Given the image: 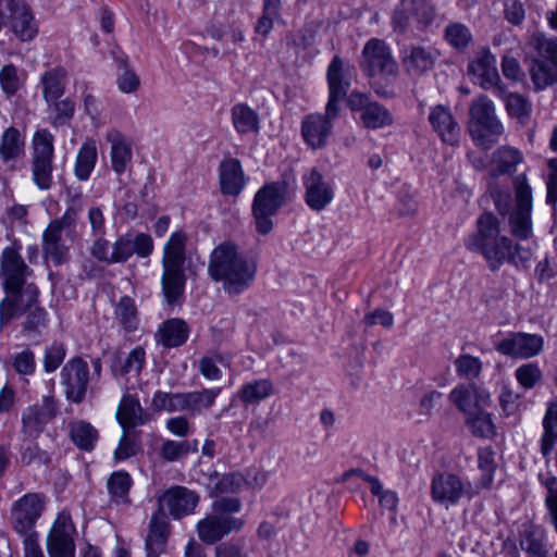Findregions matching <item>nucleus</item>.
I'll list each match as a JSON object with an SVG mask.
<instances>
[{
    "instance_id": "nucleus-51",
    "label": "nucleus",
    "mask_w": 557,
    "mask_h": 557,
    "mask_svg": "<svg viewBox=\"0 0 557 557\" xmlns=\"http://www.w3.org/2000/svg\"><path fill=\"white\" fill-rule=\"evenodd\" d=\"M114 60L117 65V86L124 94L136 91L140 86V79L137 74L128 66V60L124 55H116Z\"/></svg>"
},
{
    "instance_id": "nucleus-40",
    "label": "nucleus",
    "mask_w": 557,
    "mask_h": 557,
    "mask_svg": "<svg viewBox=\"0 0 557 557\" xmlns=\"http://www.w3.org/2000/svg\"><path fill=\"white\" fill-rule=\"evenodd\" d=\"M97 162V148L92 143H85L79 148L74 166V174L81 182L87 181Z\"/></svg>"
},
{
    "instance_id": "nucleus-23",
    "label": "nucleus",
    "mask_w": 557,
    "mask_h": 557,
    "mask_svg": "<svg viewBox=\"0 0 557 557\" xmlns=\"http://www.w3.org/2000/svg\"><path fill=\"white\" fill-rule=\"evenodd\" d=\"M449 398L466 417L491 404L490 393L475 384L456 386L450 392Z\"/></svg>"
},
{
    "instance_id": "nucleus-45",
    "label": "nucleus",
    "mask_w": 557,
    "mask_h": 557,
    "mask_svg": "<svg viewBox=\"0 0 557 557\" xmlns=\"http://www.w3.org/2000/svg\"><path fill=\"white\" fill-rule=\"evenodd\" d=\"M466 424L471 434L476 437L491 438L496 434V428L492 417L484 408L466 417Z\"/></svg>"
},
{
    "instance_id": "nucleus-49",
    "label": "nucleus",
    "mask_w": 557,
    "mask_h": 557,
    "mask_svg": "<svg viewBox=\"0 0 557 557\" xmlns=\"http://www.w3.org/2000/svg\"><path fill=\"white\" fill-rule=\"evenodd\" d=\"M444 38L453 48L459 51L466 50L473 40L470 28L459 22L446 25L444 29Z\"/></svg>"
},
{
    "instance_id": "nucleus-2",
    "label": "nucleus",
    "mask_w": 557,
    "mask_h": 557,
    "mask_svg": "<svg viewBox=\"0 0 557 557\" xmlns=\"http://www.w3.org/2000/svg\"><path fill=\"white\" fill-rule=\"evenodd\" d=\"M208 273L214 282L222 284L226 294L237 296L253 283L257 263L239 252L234 243L224 242L212 250Z\"/></svg>"
},
{
    "instance_id": "nucleus-5",
    "label": "nucleus",
    "mask_w": 557,
    "mask_h": 557,
    "mask_svg": "<svg viewBox=\"0 0 557 557\" xmlns=\"http://www.w3.org/2000/svg\"><path fill=\"white\" fill-rule=\"evenodd\" d=\"M221 393V388H203L201 391L166 393L157 391L151 400L154 411L186 412L194 417L209 409Z\"/></svg>"
},
{
    "instance_id": "nucleus-46",
    "label": "nucleus",
    "mask_w": 557,
    "mask_h": 557,
    "mask_svg": "<svg viewBox=\"0 0 557 557\" xmlns=\"http://www.w3.org/2000/svg\"><path fill=\"white\" fill-rule=\"evenodd\" d=\"M54 137L46 128L38 129L32 138V158L30 160H53Z\"/></svg>"
},
{
    "instance_id": "nucleus-37",
    "label": "nucleus",
    "mask_w": 557,
    "mask_h": 557,
    "mask_svg": "<svg viewBox=\"0 0 557 557\" xmlns=\"http://www.w3.org/2000/svg\"><path fill=\"white\" fill-rule=\"evenodd\" d=\"M66 72L62 67L46 71L41 76L42 94L48 103L58 100L64 92Z\"/></svg>"
},
{
    "instance_id": "nucleus-34",
    "label": "nucleus",
    "mask_w": 557,
    "mask_h": 557,
    "mask_svg": "<svg viewBox=\"0 0 557 557\" xmlns=\"http://www.w3.org/2000/svg\"><path fill=\"white\" fill-rule=\"evenodd\" d=\"M494 92L504 100L506 110L511 117L518 119L521 123L530 117L532 104L523 95L509 92L504 83Z\"/></svg>"
},
{
    "instance_id": "nucleus-50",
    "label": "nucleus",
    "mask_w": 557,
    "mask_h": 557,
    "mask_svg": "<svg viewBox=\"0 0 557 557\" xmlns=\"http://www.w3.org/2000/svg\"><path fill=\"white\" fill-rule=\"evenodd\" d=\"M71 438L77 447L89 451L98 440V431L86 421H77L71 424Z\"/></svg>"
},
{
    "instance_id": "nucleus-55",
    "label": "nucleus",
    "mask_w": 557,
    "mask_h": 557,
    "mask_svg": "<svg viewBox=\"0 0 557 557\" xmlns=\"http://www.w3.org/2000/svg\"><path fill=\"white\" fill-rule=\"evenodd\" d=\"M213 492L215 494L237 493L246 485V479L242 473L230 472L221 476L215 475ZM213 481V479H211Z\"/></svg>"
},
{
    "instance_id": "nucleus-6",
    "label": "nucleus",
    "mask_w": 557,
    "mask_h": 557,
    "mask_svg": "<svg viewBox=\"0 0 557 557\" xmlns=\"http://www.w3.org/2000/svg\"><path fill=\"white\" fill-rule=\"evenodd\" d=\"M470 121L475 124L470 129L472 139L485 149L494 145L504 133V126L495 114L492 100L481 95L471 101L469 109Z\"/></svg>"
},
{
    "instance_id": "nucleus-30",
    "label": "nucleus",
    "mask_w": 557,
    "mask_h": 557,
    "mask_svg": "<svg viewBox=\"0 0 557 557\" xmlns=\"http://www.w3.org/2000/svg\"><path fill=\"white\" fill-rule=\"evenodd\" d=\"M287 184L274 182L260 188L253 198L252 209L276 214L285 203Z\"/></svg>"
},
{
    "instance_id": "nucleus-26",
    "label": "nucleus",
    "mask_w": 557,
    "mask_h": 557,
    "mask_svg": "<svg viewBox=\"0 0 557 557\" xmlns=\"http://www.w3.org/2000/svg\"><path fill=\"white\" fill-rule=\"evenodd\" d=\"M169 535V517L162 508H158L149 522V530L145 540L146 556L159 557L165 549Z\"/></svg>"
},
{
    "instance_id": "nucleus-57",
    "label": "nucleus",
    "mask_w": 557,
    "mask_h": 557,
    "mask_svg": "<svg viewBox=\"0 0 557 557\" xmlns=\"http://www.w3.org/2000/svg\"><path fill=\"white\" fill-rule=\"evenodd\" d=\"M479 468L482 471L480 480L481 487L487 488L493 482V475L496 468L495 453L491 447L480 448L478 451Z\"/></svg>"
},
{
    "instance_id": "nucleus-17",
    "label": "nucleus",
    "mask_w": 557,
    "mask_h": 557,
    "mask_svg": "<svg viewBox=\"0 0 557 557\" xmlns=\"http://www.w3.org/2000/svg\"><path fill=\"white\" fill-rule=\"evenodd\" d=\"M544 341L541 335L523 332L510 333L502 339L496 349L505 356L528 359L539 355L543 349Z\"/></svg>"
},
{
    "instance_id": "nucleus-59",
    "label": "nucleus",
    "mask_w": 557,
    "mask_h": 557,
    "mask_svg": "<svg viewBox=\"0 0 557 557\" xmlns=\"http://www.w3.org/2000/svg\"><path fill=\"white\" fill-rule=\"evenodd\" d=\"M139 449V433L134 430H123L117 448L114 456L119 460L127 459L135 456Z\"/></svg>"
},
{
    "instance_id": "nucleus-3",
    "label": "nucleus",
    "mask_w": 557,
    "mask_h": 557,
    "mask_svg": "<svg viewBox=\"0 0 557 557\" xmlns=\"http://www.w3.org/2000/svg\"><path fill=\"white\" fill-rule=\"evenodd\" d=\"M465 245L470 251L481 253L492 271L506 262L509 250L513 248L512 240L502 234L499 220L491 212L478 218L476 232L467 238Z\"/></svg>"
},
{
    "instance_id": "nucleus-60",
    "label": "nucleus",
    "mask_w": 557,
    "mask_h": 557,
    "mask_svg": "<svg viewBox=\"0 0 557 557\" xmlns=\"http://www.w3.org/2000/svg\"><path fill=\"white\" fill-rule=\"evenodd\" d=\"M456 372L461 377L475 379L482 371V362L478 357L465 354L455 360Z\"/></svg>"
},
{
    "instance_id": "nucleus-12",
    "label": "nucleus",
    "mask_w": 557,
    "mask_h": 557,
    "mask_svg": "<svg viewBox=\"0 0 557 557\" xmlns=\"http://www.w3.org/2000/svg\"><path fill=\"white\" fill-rule=\"evenodd\" d=\"M478 492L471 484L467 485L453 473H440L435 475L431 484V495L434 502L449 508L456 505L463 496L472 498Z\"/></svg>"
},
{
    "instance_id": "nucleus-61",
    "label": "nucleus",
    "mask_w": 557,
    "mask_h": 557,
    "mask_svg": "<svg viewBox=\"0 0 557 557\" xmlns=\"http://www.w3.org/2000/svg\"><path fill=\"white\" fill-rule=\"evenodd\" d=\"M488 193L494 201L497 212L500 215L505 216L510 210H512V198L508 187L491 183L488 185Z\"/></svg>"
},
{
    "instance_id": "nucleus-35",
    "label": "nucleus",
    "mask_w": 557,
    "mask_h": 557,
    "mask_svg": "<svg viewBox=\"0 0 557 557\" xmlns=\"http://www.w3.org/2000/svg\"><path fill=\"white\" fill-rule=\"evenodd\" d=\"M189 327L182 319L165 321L158 331L159 342L165 347L182 346L188 338Z\"/></svg>"
},
{
    "instance_id": "nucleus-19",
    "label": "nucleus",
    "mask_w": 557,
    "mask_h": 557,
    "mask_svg": "<svg viewBox=\"0 0 557 557\" xmlns=\"http://www.w3.org/2000/svg\"><path fill=\"white\" fill-rule=\"evenodd\" d=\"M199 503V495L185 486H172L159 498V508L168 509L173 519L191 515Z\"/></svg>"
},
{
    "instance_id": "nucleus-21",
    "label": "nucleus",
    "mask_w": 557,
    "mask_h": 557,
    "mask_svg": "<svg viewBox=\"0 0 557 557\" xmlns=\"http://www.w3.org/2000/svg\"><path fill=\"white\" fill-rule=\"evenodd\" d=\"M326 77L329 85L327 115L337 116L338 103L346 97L350 86V82L345 74L344 61L338 55H335L329 64Z\"/></svg>"
},
{
    "instance_id": "nucleus-53",
    "label": "nucleus",
    "mask_w": 557,
    "mask_h": 557,
    "mask_svg": "<svg viewBox=\"0 0 557 557\" xmlns=\"http://www.w3.org/2000/svg\"><path fill=\"white\" fill-rule=\"evenodd\" d=\"M132 486V479L127 472L116 471L113 472L107 482V487L112 499L120 503L125 502L129 488Z\"/></svg>"
},
{
    "instance_id": "nucleus-27",
    "label": "nucleus",
    "mask_w": 557,
    "mask_h": 557,
    "mask_svg": "<svg viewBox=\"0 0 557 557\" xmlns=\"http://www.w3.org/2000/svg\"><path fill=\"white\" fill-rule=\"evenodd\" d=\"M428 120L443 143L450 146L458 144L460 126L448 107L443 104L432 107Z\"/></svg>"
},
{
    "instance_id": "nucleus-47",
    "label": "nucleus",
    "mask_w": 557,
    "mask_h": 557,
    "mask_svg": "<svg viewBox=\"0 0 557 557\" xmlns=\"http://www.w3.org/2000/svg\"><path fill=\"white\" fill-rule=\"evenodd\" d=\"M531 79L535 89L542 90L557 83V67L544 60H533L530 67Z\"/></svg>"
},
{
    "instance_id": "nucleus-7",
    "label": "nucleus",
    "mask_w": 557,
    "mask_h": 557,
    "mask_svg": "<svg viewBox=\"0 0 557 557\" xmlns=\"http://www.w3.org/2000/svg\"><path fill=\"white\" fill-rule=\"evenodd\" d=\"M515 206L509 211L508 224L511 235L519 240H527L533 232L532 208L533 196L532 188L528 183L525 174H519L513 177Z\"/></svg>"
},
{
    "instance_id": "nucleus-4",
    "label": "nucleus",
    "mask_w": 557,
    "mask_h": 557,
    "mask_svg": "<svg viewBox=\"0 0 557 557\" xmlns=\"http://www.w3.org/2000/svg\"><path fill=\"white\" fill-rule=\"evenodd\" d=\"M187 235L183 231L174 232L163 247L162 256V293L169 305L180 300L186 284Z\"/></svg>"
},
{
    "instance_id": "nucleus-48",
    "label": "nucleus",
    "mask_w": 557,
    "mask_h": 557,
    "mask_svg": "<svg viewBox=\"0 0 557 557\" xmlns=\"http://www.w3.org/2000/svg\"><path fill=\"white\" fill-rule=\"evenodd\" d=\"M20 462L23 466L30 465H49L51 462V456L48 451L41 449L35 440L22 438V443L18 446Z\"/></svg>"
},
{
    "instance_id": "nucleus-20",
    "label": "nucleus",
    "mask_w": 557,
    "mask_h": 557,
    "mask_svg": "<svg viewBox=\"0 0 557 557\" xmlns=\"http://www.w3.org/2000/svg\"><path fill=\"white\" fill-rule=\"evenodd\" d=\"M153 240L149 234H124L112 245V263L127 261L134 253L139 258H147L152 253Z\"/></svg>"
},
{
    "instance_id": "nucleus-10",
    "label": "nucleus",
    "mask_w": 557,
    "mask_h": 557,
    "mask_svg": "<svg viewBox=\"0 0 557 557\" xmlns=\"http://www.w3.org/2000/svg\"><path fill=\"white\" fill-rule=\"evenodd\" d=\"M347 106L354 112L360 113V122L364 128L380 129L394 124L392 112L369 95L352 91L347 98Z\"/></svg>"
},
{
    "instance_id": "nucleus-14",
    "label": "nucleus",
    "mask_w": 557,
    "mask_h": 557,
    "mask_svg": "<svg viewBox=\"0 0 557 557\" xmlns=\"http://www.w3.org/2000/svg\"><path fill=\"white\" fill-rule=\"evenodd\" d=\"M44 507L45 497L38 493H28L15 500L11 508L13 529L21 534H26L34 528Z\"/></svg>"
},
{
    "instance_id": "nucleus-52",
    "label": "nucleus",
    "mask_w": 557,
    "mask_h": 557,
    "mask_svg": "<svg viewBox=\"0 0 557 557\" xmlns=\"http://www.w3.org/2000/svg\"><path fill=\"white\" fill-rule=\"evenodd\" d=\"M115 315L121 326L126 332L135 331L138 326L137 309L135 301L129 296H123L116 307Z\"/></svg>"
},
{
    "instance_id": "nucleus-16",
    "label": "nucleus",
    "mask_w": 557,
    "mask_h": 557,
    "mask_svg": "<svg viewBox=\"0 0 557 557\" xmlns=\"http://www.w3.org/2000/svg\"><path fill=\"white\" fill-rule=\"evenodd\" d=\"M61 382L65 385L66 398L79 404L86 395L89 382V369L81 358L69 360L61 370Z\"/></svg>"
},
{
    "instance_id": "nucleus-54",
    "label": "nucleus",
    "mask_w": 557,
    "mask_h": 557,
    "mask_svg": "<svg viewBox=\"0 0 557 557\" xmlns=\"http://www.w3.org/2000/svg\"><path fill=\"white\" fill-rule=\"evenodd\" d=\"M53 160H30L32 178L40 190H48L52 186Z\"/></svg>"
},
{
    "instance_id": "nucleus-11",
    "label": "nucleus",
    "mask_w": 557,
    "mask_h": 557,
    "mask_svg": "<svg viewBox=\"0 0 557 557\" xmlns=\"http://www.w3.org/2000/svg\"><path fill=\"white\" fill-rule=\"evenodd\" d=\"M58 413L55 400L44 396L41 403L29 405L21 412V435L24 441L37 440Z\"/></svg>"
},
{
    "instance_id": "nucleus-18",
    "label": "nucleus",
    "mask_w": 557,
    "mask_h": 557,
    "mask_svg": "<svg viewBox=\"0 0 557 557\" xmlns=\"http://www.w3.org/2000/svg\"><path fill=\"white\" fill-rule=\"evenodd\" d=\"M305 187V201L313 211L324 210L334 199L332 185L324 178L321 172L313 168L302 176Z\"/></svg>"
},
{
    "instance_id": "nucleus-13",
    "label": "nucleus",
    "mask_w": 557,
    "mask_h": 557,
    "mask_svg": "<svg viewBox=\"0 0 557 557\" xmlns=\"http://www.w3.org/2000/svg\"><path fill=\"white\" fill-rule=\"evenodd\" d=\"M75 525L69 513L61 512L47 536V550L50 557H75Z\"/></svg>"
},
{
    "instance_id": "nucleus-41",
    "label": "nucleus",
    "mask_w": 557,
    "mask_h": 557,
    "mask_svg": "<svg viewBox=\"0 0 557 557\" xmlns=\"http://www.w3.org/2000/svg\"><path fill=\"white\" fill-rule=\"evenodd\" d=\"M544 434L542 436L541 450L547 457L557 441V398L549 403L543 420Z\"/></svg>"
},
{
    "instance_id": "nucleus-9",
    "label": "nucleus",
    "mask_w": 557,
    "mask_h": 557,
    "mask_svg": "<svg viewBox=\"0 0 557 557\" xmlns=\"http://www.w3.org/2000/svg\"><path fill=\"white\" fill-rule=\"evenodd\" d=\"M435 17V8L428 0H400L392 15L395 32L405 33L411 24L422 30L431 25Z\"/></svg>"
},
{
    "instance_id": "nucleus-31",
    "label": "nucleus",
    "mask_w": 557,
    "mask_h": 557,
    "mask_svg": "<svg viewBox=\"0 0 557 557\" xmlns=\"http://www.w3.org/2000/svg\"><path fill=\"white\" fill-rule=\"evenodd\" d=\"M219 181L223 195L237 196L245 186V177L238 159L228 158L220 163Z\"/></svg>"
},
{
    "instance_id": "nucleus-39",
    "label": "nucleus",
    "mask_w": 557,
    "mask_h": 557,
    "mask_svg": "<svg viewBox=\"0 0 557 557\" xmlns=\"http://www.w3.org/2000/svg\"><path fill=\"white\" fill-rule=\"evenodd\" d=\"M111 141V163L112 169L122 174L132 159L131 146L125 138L117 132L109 135Z\"/></svg>"
},
{
    "instance_id": "nucleus-36",
    "label": "nucleus",
    "mask_w": 557,
    "mask_h": 557,
    "mask_svg": "<svg viewBox=\"0 0 557 557\" xmlns=\"http://www.w3.org/2000/svg\"><path fill=\"white\" fill-rule=\"evenodd\" d=\"M522 161V154L519 150L503 146L493 153L492 162L495 165L491 171V175L511 174L516 171L517 165Z\"/></svg>"
},
{
    "instance_id": "nucleus-58",
    "label": "nucleus",
    "mask_w": 557,
    "mask_h": 557,
    "mask_svg": "<svg viewBox=\"0 0 557 557\" xmlns=\"http://www.w3.org/2000/svg\"><path fill=\"white\" fill-rule=\"evenodd\" d=\"M214 557H249L246 537H235L218 544Z\"/></svg>"
},
{
    "instance_id": "nucleus-43",
    "label": "nucleus",
    "mask_w": 557,
    "mask_h": 557,
    "mask_svg": "<svg viewBox=\"0 0 557 557\" xmlns=\"http://www.w3.org/2000/svg\"><path fill=\"white\" fill-rule=\"evenodd\" d=\"M21 305L22 308H18L20 310L13 315V319L18 315L25 314L26 317L23 322V327L25 331L35 332L38 331L40 327L46 326L47 313L46 310L39 306L38 297L34 301V304H30L29 306L25 299L21 301Z\"/></svg>"
},
{
    "instance_id": "nucleus-44",
    "label": "nucleus",
    "mask_w": 557,
    "mask_h": 557,
    "mask_svg": "<svg viewBox=\"0 0 557 557\" xmlns=\"http://www.w3.org/2000/svg\"><path fill=\"white\" fill-rule=\"evenodd\" d=\"M530 46L537 54V60L557 67V38L547 37L541 33H534L530 38Z\"/></svg>"
},
{
    "instance_id": "nucleus-1",
    "label": "nucleus",
    "mask_w": 557,
    "mask_h": 557,
    "mask_svg": "<svg viewBox=\"0 0 557 557\" xmlns=\"http://www.w3.org/2000/svg\"><path fill=\"white\" fill-rule=\"evenodd\" d=\"M20 249L21 246L14 242L1 252L0 278L7 296L0 301V325L8 324L13 319L24 298L29 306L39 296L37 285L27 282L33 270L25 263Z\"/></svg>"
},
{
    "instance_id": "nucleus-15",
    "label": "nucleus",
    "mask_w": 557,
    "mask_h": 557,
    "mask_svg": "<svg viewBox=\"0 0 557 557\" xmlns=\"http://www.w3.org/2000/svg\"><path fill=\"white\" fill-rule=\"evenodd\" d=\"M244 524L242 518L213 513L197 523V532L205 544L212 545L230 533L240 531Z\"/></svg>"
},
{
    "instance_id": "nucleus-28",
    "label": "nucleus",
    "mask_w": 557,
    "mask_h": 557,
    "mask_svg": "<svg viewBox=\"0 0 557 557\" xmlns=\"http://www.w3.org/2000/svg\"><path fill=\"white\" fill-rule=\"evenodd\" d=\"M438 58L432 47L409 46L404 50L403 66L412 76H421L431 71Z\"/></svg>"
},
{
    "instance_id": "nucleus-62",
    "label": "nucleus",
    "mask_w": 557,
    "mask_h": 557,
    "mask_svg": "<svg viewBox=\"0 0 557 557\" xmlns=\"http://www.w3.org/2000/svg\"><path fill=\"white\" fill-rule=\"evenodd\" d=\"M520 546L525 552L527 557H547L548 555L544 539L535 536V533L532 531L524 532Z\"/></svg>"
},
{
    "instance_id": "nucleus-38",
    "label": "nucleus",
    "mask_w": 557,
    "mask_h": 557,
    "mask_svg": "<svg viewBox=\"0 0 557 557\" xmlns=\"http://www.w3.org/2000/svg\"><path fill=\"white\" fill-rule=\"evenodd\" d=\"M273 393V383L268 379L246 383L238 391L237 396L246 405L259 404Z\"/></svg>"
},
{
    "instance_id": "nucleus-8",
    "label": "nucleus",
    "mask_w": 557,
    "mask_h": 557,
    "mask_svg": "<svg viewBox=\"0 0 557 557\" xmlns=\"http://www.w3.org/2000/svg\"><path fill=\"white\" fill-rule=\"evenodd\" d=\"M360 67L370 77L395 78L398 64L387 44L379 38L368 40L362 49Z\"/></svg>"
},
{
    "instance_id": "nucleus-33",
    "label": "nucleus",
    "mask_w": 557,
    "mask_h": 557,
    "mask_svg": "<svg viewBox=\"0 0 557 557\" xmlns=\"http://www.w3.org/2000/svg\"><path fill=\"white\" fill-rule=\"evenodd\" d=\"M41 246L45 258L52 261L54 265L63 264L70 258V249L61 233L46 227L42 233Z\"/></svg>"
},
{
    "instance_id": "nucleus-22",
    "label": "nucleus",
    "mask_w": 557,
    "mask_h": 557,
    "mask_svg": "<svg viewBox=\"0 0 557 557\" xmlns=\"http://www.w3.org/2000/svg\"><path fill=\"white\" fill-rule=\"evenodd\" d=\"M469 74L473 75L482 88L494 89L503 84L496 67V58L486 47L481 48L468 65Z\"/></svg>"
},
{
    "instance_id": "nucleus-25",
    "label": "nucleus",
    "mask_w": 557,
    "mask_h": 557,
    "mask_svg": "<svg viewBox=\"0 0 557 557\" xmlns=\"http://www.w3.org/2000/svg\"><path fill=\"white\" fill-rule=\"evenodd\" d=\"M7 9L10 13V26L15 36L22 41L35 38L38 28L26 3L21 0H7Z\"/></svg>"
},
{
    "instance_id": "nucleus-24",
    "label": "nucleus",
    "mask_w": 557,
    "mask_h": 557,
    "mask_svg": "<svg viewBox=\"0 0 557 557\" xmlns=\"http://www.w3.org/2000/svg\"><path fill=\"white\" fill-rule=\"evenodd\" d=\"M337 116L327 115V107L324 114H309L301 123V135L308 146L313 149L322 148L331 135L333 121Z\"/></svg>"
},
{
    "instance_id": "nucleus-56",
    "label": "nucleus",
    "mask_w": 557,
    "mask_h": 557,
    "mask_svg": "<svg viewBox=\"0 0 557 557\" xmlns=\"http://www.w3.org/2000/svg\"><path fill=\"white\" fill-rule=\"evenodd\" d=\"M22 85L23 79L18 69L12 63L3 65L0 70V86L3 94L11 97L17 92Z\"/></svg>"
},
{
    "instance_id": "nucleus-29",
    "label": "nucleus",
    "mask_w": 557,
    "mask_h": 557,
    "mask_svg": "<svg viewBox=\"0 0 557 557\" xmlns=\"http://www.w3.org/2000/svg\"><path fill=\"white\" fill-rule=\"evenodd\" d=\"M25 156V136L14 126L3 129L0 136V160L14 171L16 163Z\"/></svg>"
},
{
    "instance_id": "nucleus-64",
    "label": "nucleus",
    "mask_w": 557,
    "mask_h": 557,
    "mask_svg": "<svg viewBox=\"0 0 557 557\" xmlns=\"http://www.w3.org/2000/svg\"><path fill=\"white\" fill-rule=\"evenodd\" d=\"M146 362V352L141 346H136L121 362V374H127L136 372L137 374L141 371Z\"/></svg>"
},
{
    "instance_id": "nucleus-32",
    "label": "nucleus",
    "mask_w": 557,
    "mask_h": 557,
    "mask_svg": "<svg viewBox=\"0 0 557 557\" xmlns=\"http://www.w3.org/2000/svg\"><path fill=\"white\" fill-rule=\"evenodd\" d=\"M116 419L123 430H133L149 421L147 414L137 398L132 395H124L116 410Z\"/></svg>"
},
{
    "instance_id": "nucleus-63",
    "label": "nucleus",
    "mask_w": 557,
    "mask_h": 557,
    "mask_svg": "<svg viewBox=\"0 0 557 557\" xmlns=\"http://www.w3.org/2000/svg\"><path fill=\"white\" fill-rule=\"evenodd\" d=\"M190 451V445L187 441L176 442L166 440L162 443L160 456L166 461H175Z\"/></svg>"
},
{
    "instance_id": "nucleus-42",
    "label": "nucleus",
    "mask_w": 557,
    "mask_h": 557,
    "mask_svg": "<svg viewBox=\"0 0 557 557\" xmlns=\"http://www.w3.org/2000/svg\"><path fill=\"white\" fill-rule=\"evenodd\" d=\"M232 122L239 134H248L259 128L258 114L247 104H235L232 110Z\"/></svg>"
}]
</instances>
